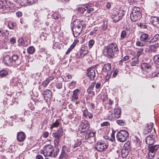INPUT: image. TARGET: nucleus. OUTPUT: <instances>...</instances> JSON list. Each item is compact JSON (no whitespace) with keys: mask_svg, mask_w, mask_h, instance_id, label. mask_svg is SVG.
<instances>
[{"mask_svg":"<svg viewBox=\"0 0 159 159\" xmlns=\"http://www.w3.org/2000/svg\"><path fill=\"white\" fill-rule=\"evenodd\" d=\"M118 52L117 45L116 43H111L105 47L103 52L105 56L113 58L117 56Z\"/></svg>","mask_w":159,"mask_h":159,"instance_id":"obj_1","label":"nucleus"},{"mask_svg":"<svg viewBox=\"0 0 159 159\" xmlns=\"http://www.w3.org/2000/svg\"><path fill=\"white\" fill-rule=\"evenodd\" d=\"M141 11L138 7H134L130 14V19L132 21L139 20L141 17Z\"/></svg>","mask_w":159,"mask_h":159,"instance_id":"obj_2","label":"nucleus"},{"mask_svg":"<svg viewBox=\"0 0 159 159\" xmlns=\"http://www.w3.org/2000/svg\"><path fill=\"white\" fill-rule=\"evenodd\" d=\"M128 132L123 130H121L118 132L117 135L118 140L121 142H124L128 138Z\"/></svg>","mask_w":159,"mask_h":159,"instance_id":"obj_3","label":"nucleus"},{"mask_svg":"<svg viewBox=\"0 0 159 159\" xmlns=\"http://www.w3.org/2000/svg\"><path fill=\"white\" fill-rule=\"evenodd\" d=\"M112 18L115 22L118 21L122 17L124 14L121 10L116 9L112 13Z\"/></svg>","mask_w":159,"mask_h":159,"instance_id":"obj_4","label":"nucleus"},{"mask_svg":"<svg viewBox=\"0 0 159 159\" xmlns=\"http://www.w3.org/2000/svg\"><path fill=\"white\" fill-rule=\"evenodd\" d=\"M102 71L107 73V75L106 76V80H109L111 77V75L112 72V70L111 69V64L109 63L105 64L102 68Z\"/></svg>","mask_w":159,"mask_h":159,"instance_id":"obj_5","label":"nucleus"},{"mask_svg":"<svg viewBox=\"0 0 159 159\" xmlns=\"http://www.w3.org/2000/svg\"><path fill=\"white\" fill-rule=\"evenodd\" d=\"M53 147L50 144L46 145L43 150V153L45 156L51 157L52 155Z\"/></svg>","mask_w":159,"mask_h":159,"instance_id":"obj_6","label":"nucleus"},{"mask_svg":"<svg viewBox=\"0 0 159 159\" xmlns=\"http://www.w3.org/2000/svg\"><path fill=\"white\" fill-rule=\"evenodd\" d=\"M85 139L86 142L90 143L94 142V133L90 130H88L85 135Z\"/></svg>","mask_w":159,"mask_h":159,"instance_id":"obj_7","label":"nucleus"},{"mask_svg":"<svg viewBox=\"0 0 159 159\" xmlns=\"http://www.w3.org/2000/svg\"><path fill=\"white\" fill-rule=\"evenodd\" d=\"M107 147V145L102 142H98L95 145V148L98 151H103Z\"/></svg>","mask_w":159,"mask_h":159,"instance_id":"obj_8","label":"nucleus"},{"mask_svg":"<svg viewBox=\"0 0 159 159\" xmlns=\"http://www.w3.org/2000/svg\"><path fill=\"white\" fill-rule=\"evenodd\" d=\"M159 147V145H157L150 147L149 148L148 156L150 159H152L155 155V153Z\"/></svg>","mask_w":159,"mask_h":159,"instance_id":"obj_9","label":"nucleus"},{"mask_svg":"<svg viewBox=\"0 0 159 159\" xmlns=\"http://www.w3.org/2000/svg\"><path fill=\"white\" fill-rule=\"evenodd\" d=\"M87 74L88 76L92 80H94L95 77V72L94 69L93 67H90L87 70Z\"/></svg>","mask_w":159,"mask_h":159,"instance_id":"obj_10","label":"nucleus"},{"mask_svg":"<svg viewBox=\"0 0 159 159\" xmlns=\"http://www.w3.org/2000/svg\"><path fill=\"white\" fill-rule=\"evenodd\" d=\"M82 28L81 27V26L80 25H77L72 30L73 32V35L75 37L78 36L82 30Z\"/></svg>","mask_w":159,"mask_h":159,"instance_id":"obj_11","label":"nucleus"},{"mask_svg":"<svg viewBox=\"0 0 159 159\" xmlns=\"http://www.w3.org/2000/svg\"><path fill=\"white\" fill-rule=\"evenodd\" d=\"M89 125L88 121L83 120L80 124L79 129H87L89 128Z\"/></svg>","mask_w":159,"mask_h":159,"instance_id":"obj_12","label":"nucleus"},{"mask_svg":"<svg viewBox=\"0 0 159 159\" xmlns=\"http://www.w3.org/2000/svg\"><path fill=\"white\" fill-rule=\"evenodd\" d=\"M127 145V143L125 144L124 145V148L121 150V155L123 157H126L129 152V147L128 148L126 147L125 146Z\"/></svg>","mask_w":159,"mask_h":159,"instance_id":"obj_13","label":"nucleus"},{"mask_svg":"<svg viewBox=\"0 0 159 159\" xmlns=\"http://www.w3.org/2000/svg\"><path fill=\"white\" fill-rule=\"evenodd\" d=\"M52 135L53 138H54V143L55 147H58L61 137L58 135L56 133H53Z\"/></svg>","mask_w":159,"mask_h":159,"instance_id":"obj_14","label":"nucleus"},{"mask_svg":"<svg viewBox=\"0 0 159 159\" xmlns=\"http://www.w3.org/2000/svg\"><path fill=\"white\" fill-rule=\"evenodd\" d=\"M3 61L5 64L8 66H12L13 64L11 57L9 55H7L4 57Z\"/></svg>","mask_w":159,"mask_h":159,"instance_id":"obj_15","label":"nucleus"},{"mask_svg":"<svg viewBox=\"0 0 159 159\" xmlns=\"http://www.w3.org/2000/svg\"><path fill=\"white\" fill-rule=\"evenodd\" d=\"M159 47V43H157L154 45L149 46L148 51L149 52H156Z\"/></svg>","mask_w":159,"mask_h":159,"instance_id":"obj_16","label":"nucleus"},{"mask_svg":"<svg viewBox=\"0 0 159 159\" xmlns=\"http://www.w3.org/2000/svg\"><path fill=\"white\" fill-rule=\"evenodd\" d=\"M155 137L152 135L148 136L146 139V142L148 144L151 145L155 142Z\"/></svg>","mask_w":159,"mask_h":159,"instance_id":"obj_17","label":"nucleus"},{"mask_svg":"<svg viewBox=\"0 0 159 159\" xmlns=\"http://www.w3.org/2000/svg\"><path fill=\"white\" fill-rule=\"evenodd\" d=\"M153 125L154 124L153 123L151 122L150 123L148 124L144 130V133L145 134H147L150 132L152 130Z\"/></svg>","mask_w":159,"mask_h":159,"instance_id":"obj_18","label":"nucleus"},{"mask_svg":"<svg viewBox=\"0 0 159 159\" xmlns=\"http://www.w3.org/2000/svg\"><path fill=\"white\" fill-rule=\"evenodd\" d=\"M25 138V135L23 132H20L17 133V139L19 142L23 141Z\"/></svg>","mask_w":159,"mask_h":159,"instance_id":"obj_19","label":"nucleus"},{"mask_svg":"<svg viewBox=\"0 0 159 159\" xmlns=\"http://www.w3.org/2000/svg\"><path fill=\"white\" fill-rule=\"evenodd\" d=\"M150 21L153 25L158 27L159 25V17H151L150 19Z\"/></svg>","mask_w":159,"mask_h":159,"instance_id":"obj_20","label":"nucleus"},{"mask_svg":"<svg viewBox=\"0 0 159 159\" xmlns=\"http://www.w3.org/2000/svg\"><path fill=\"white\" fill-rule=\"evenodd\" d=\"M43 94L44 98L46 100L50 99L52 97V92L49 89L45 90Z\"/></svg>","mask_w":159,"mask_h":159,"instance_id":"obj_21","label":"nucleus"},{"mask_svg":"<svg viewBox=\"0 0 159 159\" xmlns=\"http://www.w3.org/2000/svg\"><path fill=\"white\" fill-rule=\"evenodd\" d=\"M114 116H116V119L119 118L121 115V109L119 107H116L114 109L113 111Z\"/></svg>","mask_w":159,"mask_h":159,"instance_id":"obj_22","label":"nucleus"},{"mask_svg":"<svg viewBox=\"0 0 159 159\" xmlns=\"http://www.w3.org/2000/svg\"><path fill=\"white\" fill-rule=\"evenodd\" d=\"M61 124V120L57 119L56 120L55 122L52 124L50 127V129L52 130L54 128H57Z\"/></svg>","mask_w":159,"mask_h":159,"instance_id":"obj_23","label":"nucleus"},{"mask_svg":"<svg viewBox=\"0 0 159 159\" xmlns=\"http://www.w3.org/2000/svg\"><path fill=\"white\" fill-rule=\"evenodd\" d=\"M68 157V154L64 150H61V152L58 159H67Z\"/></svg>","mask_w":159,"mask_h":159,"instance_id":"obj_24","label":"nucleus"},{"mask_svg":"<svg viewBox=\"0 0 159 159\" xmlns=\"http://www.w3.org/2000/svg\"><path fill=\"white\" fill-rule=\"evenodd\" d=\"M88 6L82 5L80 6L78 8V11L80 13H84L85 12L86 13L87 10L88 8Z\"/></svg>","mask_w":159,"mask_h":159,"instance_id":"obj_25","label":"nucleus"},{"mask_svg":"<svg viewBox=\"0 0 159 159\" xmlns=\"http://www.w3.org/2000/svg\"><path fill=\"white\" fill-rule=\"evenodd\" d=\"M19 44V45L23 47H26L28 45V42L26 40H24L22 38H20L18 40Z\"/></svg>","mask_w":159,"mask_h":159,"instance_id":"obj_26","label":"nucleus"},{"mask_svg":"<svg viewBox=\"0 0 159 159\" xmlns=\"http://www.w3.org/2000/svg\"><path fill=\"white\" fill-rule=\"evenodd\" d=\"M7 2V0H0V8L4 9L7 8L8 6Z\"/></svg>","mask_w":159,"mask_h":159,"instance_id":"obj_27","label":"nucleus"},{"mask_svg":"<svg viewBox=\"0 0 159 159\" xmlns=\"http://www.w3.org/2000/svg\"><path fill=\"white\" fill-rule=\"evenodd\" d=\"M11 57V60L13 64L16 63V65H18L20 64V62H18V56L16 55H14L12 56Z\"/></svg>","mask_w":159,"mask_h":159,"instance_id":"obj_28","label":"nucleus"},{"mask_svg":"<svg viewBox=\"0 0 159 159\" xmlns=\"http://www.w3.org/2000/svg\"><path fill=\"white\" fill-rule=\"evenodd\" d=\"M79 92L80 91L79 89H77L74 90L73 92L72 99L77 100L78 98V94Z\"/></svg>","mask_w":159,"mask_h":159,"instance_id":"obj_29","label":"nucleus"},{"mask_svg":"<svg viewBox=\"0 0 159 159\" xmlns=\"http://www.w3.org/2000/svg\"><path fill=\"white\" fill-rule=\"evenodd\" d=\"M148 36L147 34H143L140 36V39L142 41L146 42L148 39Z\"/></svg>","mask_w":159,"mask_h":159,"instance_id":"obj_30","label":"nucleus"},{"mask_svg":"<svg viewBox=\"0 0 159 159\" xmlns=\"http://www.w3.org/2000/svg\"><path fill=\"white\" fill-rule=\"evenodd\" d=\"M88 52V51L83 52L82 49H80V51L77 52L76 57L77 58H82L84 57Z\"/></svg>","mask_w":159,"mask_h":159,"instance_id":"obj_31","label":"nucleus"},{"mask_svg":"<svg viewBox=\"0 0 159 159\" xmlns=\"http://www.w3.org/2000/svg\"><path fill=\"white\" fill-rule=\"evenodd\" d=\"M107 117L109 120H114L116 118V116H114L113 112L109 111L107 115Z\"/></svg>","mask_w":159,"mask_h":159,"instance_id":"obj_32","label":"nucleus"},{"mask_svg":"<svg viewBox=\"0 0 159 159\" xmlns=\"http://www.w3.org/2000/svg\"><path fill=\"white\" fill-rule=\"evenodd\" d=\"M153 60L157 67H159V55L154 56Z\"/></svg>","mask_w":159,"mask_h":159,"instance_id":"obj_33","label":"nucleus"},{"mask_svg":"<svg viewBox=\"0 0 159 159\" xmlns=\"http://www.w3.org/2000/svg\"><path fill=\"white\" fill-rule=\"evenodd\" d=\"M35 49L33 46L29 47L27 49V52L30 54H33L35 52Z\"/></svg>","mask_w":159,"mask_h":159,"instance_id":"obj_34","label":"nucleus"},{"mask_svg":"<svg viewBox=\"0 0 159 159\" xmlns=\"http://www.w3.org/2000/svg\"><path fill=\"white\" fill-rule=\"evenodd\" d=\"M141 67L143 70H144L150 68L151 66L147 63H143L141 65Z\"/></svg>","mask_w":159,"mask_h":159,"instance_id":"obj_35","label":"nucleus"},{"mask_svg":"<svg viewBox=\"0 0 159 159\" xmlns=\"http://www.w3.org/2000/svg\"><path fill=\"white\" fill-rule=\"evenodd\" d=\"M158 39H159V34H156L152 39L149 41V43H151L156 42Z\"/></svg>","mask_w":159,"mask_h":159,"instance_id":"obj_36","label":"nucleus"},{"mask_svg":"<svg viewBox=\"0 0 159 159\" xmlns=\"http://www.w3.org/2000/svg\"><path fill=\"white\" fill-rule=\"evenodd\" d=\"M140 55V54L138 55V57L136 58L133 59V61H132L130 62V64L132 66H135L136 64H137L139 63V61L138 60V58L139 56Z\"/></svg>","mask_w":159,"mask_h":159,"instance_id":"obj_37","label":"nucleus"},{"mask_svg":"<svg viewBox=\"0 0 159 159\" xmlns=\"http://www.w3.org/2000/svg\"><path fill=\"white\" fill-rule=\"evenodd\" d=\"M75 142L74 146H73L74 148H75L80 146L81 144V141L80 139H77L76 140H75Z\"/></svg>","mask_w":159,"mask_h":159,"instance_id":"obj_38","label":"nucleus"},{"mask_svg":"<svg viewBox=\"0 0 159 159\" xmlns=\"http://www.w3.org/2000/svg\"><path fill=\"white\" fill-rule=\"evenodd\" d=\"M63 130L61 127L59 128L57 132L56 133H56L58 135L61 137L63 135Z\"/></svg>","mask_w":159,"mask_h":159,"instance_id":"obj_39","label":"nucleus"},{"mask_svg":"<svg viewBox=\"0 0 159 159\" xmlns=\"http://www.w3.org/2000/svg\"><path fill=\"white\" fill-rule=\"evenodd\" d=\"M8 74L7 71L5 70H2L0 71V76L2 77L7 76Z\"/></svg>","mask_w":159,"mask_h":159,"instance_id":"obj_40","label":"nucleus"},{"mask_svg":"<svg viewBox=\"0 0 159 159\" xmlns=\"http://www.w3.org/2000/svg\"><path fill=\"white\" fill-rule=\"evenodd\" d=\"M133 141L134 143L137 145H139L140 142V139L136 136H135L134 137L133 139Z\"/></svg>","mask_w":159,"mask_h":159,"instance_id":"obj_41","label":"nucleus"},{"mask_svg":"<svg viewBox=\"0 0 159 159\" xmlns=\"http://www.w3.org/2000/svg\"><path fill=\"white\" fill-rule=\"evenodd\" d=\"M117 123L120 125H125V121L124 120H118L116 121Z\"/></svg>","mask_w":159,"mask_h":159,"instance_id":"obj_42","label":"nucleus"},{"mask_svg":"<svg viewBox=\"0 0 159 159\" xmlns=\"http://www.w3.org/2000/svg\"><path fill=\"white\" fill-rule=\"evenodd\" d=\"M62 150H64L66 152H70V148L69 147H67L66 146H63L62 147Z\"/></svg>","mask_w":159,"mask_h":159,"instance_id":"obj_43","label":"nucleus"},{"mask_svg":"<svg viewBox=\"0 0 159 159\" xmlns=\"http://www.w3.org/2000/svg\"><path fill=\"white\" fill-rule=\"evenodd\" d=\"M20 3L21 6L27 5V0H20Z\"/></svg>","mask_w":159,"mask_h":159,"instance_id":"obj_44","label":"nucleus"},{"mask_svg":"<svg viewBox=\"0 0 159 159\" xmlns=\"http://www.w3.org/2000/svg\"><path fill=\"white\" fill-rule=\"evenodd\" d=\"M9 34L8 31L7 30L3 31L2 33L0 35V36L4 37L6 36H8Z\"/></svg>","mask_w":159,"mask_h":159,"instance_id":"obj_45","label":"nucleus"},{"mask_svg":"<svg viewBox=\"0 0 159 159\" xmlns=\"http://www.w3.org/2000/svg\"><path fill=\"white\" fill-rule=\"evenodd\" d=\"M98 30V28L97 27H94L93 31L90 32V34L91 35H94L96 33V31Z\"/></svg>","mask_w":159,"mask_h":159,"instance_id":"obj_46","label":"nucleus"},{"mask_svg":"<svg viewBox=\"0 0 159 159\" xmlns=\"http://www.w3.org/2000/svg\"><path fill=\"white\" fill-rule=\"evenodd\" d=\"M126 33L125 30L122 31L121 33V39H124L126 36Z\"/></svg>","mask_w":159,"mask_h":159,"instance_id":"obj_47","label":"nucleus"},{"mask_svg":"<svg viewBox=\"0 0 159 159\" xmlns=\"http://www.w3.org/2000/svg\"><path fill=\"white\" fill-rule=\"evenodd\" d=\"M145 45V43L140 41H138L136 43V45L137 46L142 47L144 46Z\"/></svg>","mask_w":159,"mask_h":159,"instance_id":"obj_48","label":"nucleus"},{"mask_svg":"<svg viewBox=\"0 0 159 159\" xmlns=\"http://www.w3.org/2000/svg\"><path fill=\"white\" fill-rule=\"evenodd\" d=\"M16 25V24L14 23H12L11 22H9L8 24V27L9 28L11 29H13L14 26Z\"/></svg>","mask_w":159,"mask_h":159,"instance_id":"obj_49","label":"nucleus"},{"mask_svg":"<svg viewBox=\"0 0 159 159\" xmlns=\"http://www.w3.org/2000/svg\"><path fill=\"white\" fill-rule=\"evenodd\" d=\"M94 43V41L93 40H90L89 42V46L90 48H91Z\"/></svg>","mask_w":159,"mask_h":159,"instance_id":"obj_50","label":"nucleus"},{"mask_svg":"<svg viewBox=\"0 0 159 159\" xmlns=\"http://www.w3.org/2000/svg\"><path fill=\"white\" fill-rule=\"evenodd\" d=\"M37 0H27V3L29 5L34 4L37 2Z\"/></svg>","mask_w":159,"mask_h":159,"instance_id":"obj_51","label":"nucleus"},{"mask_svg":"<svg viewBox=\"0 0 159 159\" xmlns=\"http://www.w3.org/2000/svg\"><path fill=\"white\" fill-rule=\"evenodd\" d=\"M89 112H88V111L87 109H85L83 111V116L85 117H87L88 116V114Z\"/></svg>","mask_w":159,"mask_h":159,"instance_id":"obj_52","label":"nucleus"},{"mask_svg":"<svg viewBox=\"0 0 159 159\" xmlns=\"http://www.w3.org/2000/svg\"><path fill=\"white\" fill-rule=\"evenodd\" d=\"M95 84H96L95 83L93 82L90 85V86L89 88L88 89V91H89V90H93V88H94V85Z\"/></svg>","mask_w":159,"mask_h":159,"instance_id":"obj_53","label":"nucleus"},{"mask_svg":"<svg viewBox=\"0 0 159 159\" xmlns=\"http://www.w3.org/2000/svg\"><path fill=\"white\" fill-rule=\"evenodd\" d=\"M58 147H55V148H56V151H55V152L54 153V155H53L54 157H56L57 156V155L58 154V153L59 152V149L58 148Z\"/></svg>","mask_w":159,"mask_h":159,"instance_id":"obj_54","label":"nucleus"},{"mask_svg":"<svg viewBox=\"0 0 159 159\" xmlns=\"http://www.w3.org/2000/svg\"><path fill=\"white\" fill-rule=\"evenodd\" d=\"M110 125L109 123L107 121L103 122L101 124L102 126H106L109 125Z\"/></svg>","mask_w":159,"mask_h":159,"instance_id":"obj_55","label":"nucleus"},{"mask_svg":"<svg viewBox=\"0 0 159 159\" xmlns=\"http://www.w3.org/2000/svg\"><path fill=\"white\" fill-rule=\"evenodd\" d=\"M56 86L57 88L58 89H60L62 87V84L60 82L57 83L56 84Z\"/></svg>","mask_w":159,"mask_h":159,"instance_id":"obj_56","label":"nucleus"},{"mask_svg":"<svg viewBox=\"0 0 159 159\" xmlns=\"http://www.w3.org/2000/svg\"><path fill=\"white\" fill-rule=\"evenodd\" d=\"M111 138L109 139V140L110 141L112 142L114 141L115 140V137L114 134L113 133H112L111 134Z\"/></svg>","mask_w":159,"mask_h":159,"instance_id":"obj_57","label":"nucleus"},{"mask_svg":"<svg viewBox=\"0 0 159 159\" xmlns=\"http://www.w3.org/2000/svg\"><path fill=\"white\" fill-rule=\"evenodd\" d=\"M49 83V82H48V80H46L43 82L42 83V85L44 87H45L48 85Z\"/></svg>","mask_w":159,"mask_h":159,"instance_id":"obj_58","label":"nucleus"},{"mask_svg":"<svg viewBox=\"0 0 159 159\" xmlns=\"http://www.w3.org/2000/svg\"><path fill=\"white\" fill-rule=\"evenodd\" d=\"M73 47H72L71 45L70 46V47L68 49L67 51L66 52L65 54H69L70 51L73 48Z\"/></svg>","mask_w":159,"mask_h":159,"instance_id":"obj_59","label":"nucleus"},{"mask_svg":"<svg viewBox=\"0 0 159 159\" xmlns=\"http://www.w3.org/2000/svg\"><path fill=\"white\" fill-rule=\"evenodd\" d=\"M10 42L11 44H14L16 43V39L14 38H12L10 39Z\"/></svg>","mask_w":159,"mask_h":159,"instance_id":"obj_60","label":"nucleus"},{"mask_svg":"<svg viewBox=\"0 0 159 159\" xmlns=\"http://www.w3.org/2000/svg\"><path fill=\"white\" fill-rule=\"evenodd\" d=\"M94 10V8H89L88 7V8L87 10L86 13H90L91 11H93Z\"/></svg>","mask_w":159,"mask_h":159,"instance_id":"obj_61","label":"nucleus"},{"mask_svg":"<svg viewBox=\"0 0 159 159\" xmlns=\"http://www.w3.org/2000/svg\"><path fill=\"white\" fill-rule=\"evenodd\" d=\"M79 42V40L78 39L75 40L73 43V44L71 45L72 47L74 48L76 43Z\"/></svg>","mask_w":159,"mask_h":159,"instance_id":"obj_62","label":"nucleus"},{"mask_svg":"<svg viewBox=\"0 0 159 159\" xmlns=\"http://www.w3.org/2000/svg\"><path fill=\"white\" fill-rule=\"evenodd\" d=\"M101 83L100 82H98L96 85L95 87L97 89H99L101 87Z\"/></svg>","mask_w":159,"mask_h":159,"instance_id":"obj_63","label":"nucleus"},{"mask_svg":"<svg viewBox=\"0 0 159 159\" xmlns=\"http://www.w3.org/2000/svg\"><path fill=\"white\" fill-rule=\"evenodd\" d=\"M143 51V49L142 48H139V50L138 51V55L140 54V55L141 54V53Z\"/></svg>","mask_w":159,"mask_h":159,"instance_id":"obj_64","label":"nucleus"}]
</instances>
